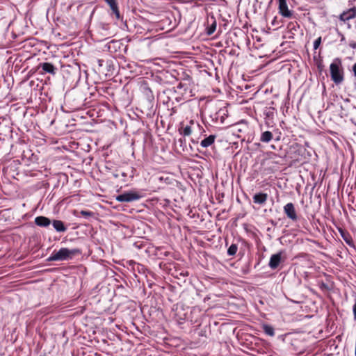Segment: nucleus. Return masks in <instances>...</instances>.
<instances>
[{"instance_id":"f257e3e1","label":"nucleus","mask_w":356,"mask_h":356,"mask_svg":"<svg viewBox=\"0 0 356 356\" xmlns=\"http://www.w3.org/2000/svg\"><path fill=\"white\" fill-rule=\"evenodd\" d=\"M81 253V250L77 248L70 250L66 248H62L58 251H54L47 260L48 261H67Z\"/></svg>"},{"instance_id":"f03ea898","label":"nucleus","mask_w":356,"mask_h":356,"mask_svg":"<svg viewBox=\"0 0 356 356\" xmlns=\"http://www.w3.org/2000/svg\"><path fill=\"white\" fill-rule=\"evenodd\" d=\"M204 131V128L197 122L193 120H191L186 122H181L179 127V134L184 136H188L193 133L202 134Z\"/></svg>"},{"instance_id":"7ed1b4c3","label":"nucleus","mask_w":356,"mask_h":356,"mask_svg":"<svg viewBox=\"0 0 356 356\" xmlns=\"http://www.w3.org/2000/svg\"><path fill=\"white\" fill-rule=\"evenodd\" d=\"M330 76L332 80L337 85L343 81V70L342 62L339 58H335L330 65Z\"/></svg>"},{"instance_id":"20e7f679","label":"nucleus","mask_w":356,"mask_h":356,"mask_svg":"<svg viewBox=\"0 0 356 356\" xmlns=\"http://www.w3.org/2000/svg\"><path fill=\"white\" fill-rule=\"evenodd\" d=\"M143 195L138 191L131 190L124 192L115 197V200L120 202H131L140 200Z\"/></svg>"},{"instance_id":"39448f33","label":"nucleus","mask_w":356,"mask_h":356,"mask_svg":"<svg viewBox=\"0 0 356 356\" xmlns=\"http://www.w3.org/2000/svg\"><path fill=\"white\" fill-rule=\"evenodd\" d=\"M279 3V13L285 18H294L296 19V16L294 15V13L289 10L288 6L286 4V0H278Z\"/></svg>"},{"instance_id":"423d86ee","label":"nucleus","mask_w":356,"mask_h":356,"mask_svg":"<svg viewBox=\"0 0 356 356\" xmlns=\"http://www.w3.org/2000/svg\"><path fill=\"white\" fill-rule=\"evenodd\" d=\"M284 212L286 215V216L291 220L296 221L298 220L296 211L293 203H287L284 207Z\"/></svg>"},{"instance_id":"0eeeda50","label":"nucleus","mask_w":356,"mask_h":356,"mask_svg":"<svg viewBox=\"0 0 356 356\" xmlns=\"http://www.w3.org/2000/svg\"><path fill=\"white\" fill-rule=\"evenodd\" d=\"M38 69H42V74L49 73L50 74L55 75L57 71V68L52 63L48 62L40 63Z\"/></svg>"},{"instance_id":"6e6552de","label":"nucleus","mask_w":356,"mask_h":356,"mask_svg":"<svg viewBox=\"0 0 356 356\" xmlns=\"http://www.w3.org/2000/svg\"><path fill=\"white\" fill-rule=\"evenodd\" d=\"M282 252H279L276 254L271 255L270 260H269V263H268V266L271 269L275 270V269L277 268V267L279 266V265L280 264V263L282 261Z\"/></svg>"},{"instance_id":"1a4fd4ad","label":"nucleus","mask_w":356,"mask_h":356,"mask_svg":"<svg viewBox=\"0 0 356 356\" xmlns=\"http://www.w3.org/2000/svg\"><path fill=\"white\" fill-rule=\"evenodd\" d=\"M356 17V7L351 8L346 11H343L339 16L340 20L346 22L350 19H354Z\"/></svg>"},{"instance_id":"9d476101","label":"nucleus","mask_w":356,"mask_h":356,"mask_svg":"<svg viewBox=\"0 0 356 356\" xmlns=\"http://www.w3.org/2000/svg\"><path fill=\"white\" fill-rule=\"evenodd\" d=\"M36 225L41 227H47L51 223V221L49 218L45 216H37L34 220Z\"/></svg>"},{"instance_id":"9b49d317","label":"nucleus","mask_w":356,"mask_h":356,"mask_svg":"<svg viewBox=\"0 0 356 356\" xmlns=\"http://www.w3.org/2000/svg\"><path fill=\"white\" fill-rule=\"evenodd\" d=\"M108 5L110 6L113 14L115 15V17L118 19H120V14L118 6V3L116 0H104Z\"/></svg>"},{"instance_id":"f8f14e48","label":"nucleus","mask_w":356,"mask_h":356,"mask_svg":"<svg viewBox=\"0 0 356 356\" xmlns=\"http://www.w3.org/2000/svg\"><path fill=\"white\" fill-rule=\"evenodd\" d=\"M253 202L258 204H264L268 199V195L264 193H259L254 195Z\"/></svg>"},{"instance_id":"ddd939ff","label":"nucleus","mask_w":356,"mask_h":356,"mask_svg":"<svg viewBox=\"0 0 356 356\" xmlns=\"http://www.w3.org/2000/svg\"><path fill=\"white\" fill-rule=\"evenodd\" d=\"M51 224L55 230L58 232H65L67 230V227L65 225L64 222L60 220H54Z\"/></svg>"},{"instance_id":"4468645a","label":"nucleus","mask_w":356,"mask_h":356,"mask_svg":"<svg viewBox=\"0 0 356 356\" xmlns=\"http://www.w3.org/2000/svg\"><path fill=\"white\" fill-rule=\"evenodd\" d=\"M215 139H216L215 135H210L201 141L200 145L202 147L207 148V147L211 146L214 143Z\"/></svg>"},{"instance_id":"2eb2a0df","label":"nucleus","mask_w":356,"mask_h":356,"mask_svg":"<svg viewBox=\"0 0 356 356\" xmlns=\"http://www.w3.org/2000/svg\"><path fill=\"white\" fill-rule=\"evenodd\" d=\"M261 327L266 334L270 337L275 336V330L273 326L268 324H263Z\"/></svg>"},{"instance_id":"dca6fc26","label":"nucleus","mask_w":356,"mask_h":356,"mask_svg":"<svg viewBox=\"0 0 356 356\" xmlns=\"http://www.w3.org/2000/svg\"><path fill=\"white\" fill-rule=\"evenodd\" d=\"M273 138V134L269 131L263 132L260 137V140L263 143H268Z\"/></svg>"},{"instance_id":"f3484780","label":"nucleus","mask_w":356,"mask_h":356,"mask_svg":"<svg viewBox=\"0 0 356 356\" xmlns=\"http://www.w3.org/2000/svg\"><path fill=\"white\" fill-rule=\"evenodd\" d=\"M341 236L345 242L350 246L353 245V242L351 236L348 233L344 232L343 230H340Z\"/></svg>"},{"instance_id":"a211bd4d","label":"nucleus","mask_w":356,"mask_h":356,"mask_svg":"<svg viewBox=\"0 0 356 356\" xmlns=\"http://www.w3.org/2000/svg\"><path fill=\"white\" fill-rule=\"evenodd\" d=\"M213 22L207 28V35H212L216 29V20L212 17Z\"/></svg>"},{"instance_id":"6ab92c4d","label":"nucleus","mask_w":356,"mask_h":356,"mask_svg":"<svg viewBox=\"0 0 356 356\" xmlns=\"http://www.w3.org/2000/svg\"><path fill=\"white\" fill-rule=\"evenodd\" d=\"M181 90L184 91V93H186V92L188 90V87L187 84L179 83L176 88L175 92H181Z\"/></svg>"},{"instance_id":"aec40b11","label":"nucleus","mask_w":356,"mask_h":356,"mask_svg":"<svg viewBox=\"0 0 356 356\" xmlns=\"http://www.w3.org/2000/svg\"><path fill=\"white\" fill-rule=\"evenodd\" d=\"M238 250V246L236 244H232L228 250H227V254L229 256H234L236 254Z\"/></svg>"},{"instance_id":"412c9836","label":"nucleus","mask_w":356,"mask_h":356,"mask_svg":"<svg viewBox=\"0 0 356 356\" xmlns=\"http://www.w3.org/2000/svg\"><path fill=\"white\" fill-rule=\"evenodd\" d=\"M321 37H318L314 42V49L316 50L321 44Z\"/></svg>"},{"instance_id":"4be33fe9","label":"nucleus","mask_w":356,"mask_h":356,"mask_svg":"<svg viewBox=\"0 0 356 356\" xmlns=\"http://www.w3.org/2000/svg\"><path fill=\"white\" fill-rule=\"evenodd\" d=\"M288 28L291 31H296L297 28H299V25L296 22H290L288 24Z\"/></svg>"},{"instance_id":"5701e85b","label":"nucleus","mask_w":356,"mask_h":356,"mask_svg":"<svg viewBox=\"0 0 356 356\" xmlns=\"http://www.w3.org/2000/svg\"><path fill=\"white\" fill-rule=\"evenodd\" d=\"M80 214H81V216H83V217H85V218H88V217H90V216H92L93 213H92V212H91V211H83H83H81L80 212Z\"/></svg>"},{"instance_id":"b1692460","label":"nucleus","mask_w":356,"mask_h":356,"mask_svg":"<svg viewBox=\"0 0 356 356\" xmlns=\"http://www.w3.org/2000/svg\"><path fill=\"white\" fill-rule=\"evenodd\" d=\"M353 314H354V318L356 321V299H355V302L353 307Z\"/></svg>"},{"instance_id":"393cba45","label":"nucleus","mask_w":356,"mask_h":356,"mask_svg":"<svg viewBox=\"0 0 356 356\" xmlns=\"http://www.w3.org/2000/svg\"><path fill=\"white\" fill-rule=\"evenodd\" d=\"M353 72L354 76L356 77V63L353 66Z\"/></svg>"},{"instance_id":"a878e982","label":"nucleus","mask_w":356,"mask_h":356,"mask_svg":"<svg viewBox=\"0 0 356 356\" xmlns=\"http://www.w3.org/2000/svg\"><path fill=\"white\" fill-rule=\"evenodd\" d=\"M275 158H277V155L274 153H270V154L269 156V159H275Z\"/></svg>"},{"instance_id":"bb28decb","label":"nucleus","mask_w":356,"mask_h":356,"mask_svg":"<svg viewBox=\"0 0 356 356\" xmlns=\"http://www.w3.org/2000/svg\"><path fill=\"white\" fill-rule=\"evenodd\" d=\"M349 46L353 49L356 48V43L355 42H350Z\"/></svg>"},{"instance_id":"cd10ccee","label":"nucleus","mask_w":356,"mask_h":356,"mask_svg":"<svg viewBox=\"0 0 356 356\" xmlns=\"http://www.w3.org/2000/svg\"><path fill=\"white\" fill-rule=\"evenodd\" d=\"M97 62L99 66H102L104 62L102 60H98Z\"/></svg>"},{"instance_id":"c85d7f7f","label":"nucleus","mask_w":356,"mask_h":356,"mask_svg":"<svg viewBox=\"0 0 356 356\" xmlns=\"http://www.w3.org/2000/svg\"><path fill=\"white\" fill-rule=\"evenodd\" d=\"M209 299V297H206V298H204V301L205 302L206 300H208Z\"/></svg>"},{"instance_id":"c756f323","label":"nucleus","mask_w":356,"mask_h":356,"mask_svg":"<svg viewBox=\"0 0 356 356\" xmlns=\"http://www.w3.org/2000/svg\"><path fill=\"white\" fill-rule=\"evenodd\" d=\"M129 263H130V264H135V262H134V261H129Z\"/></svg>"},{"instance_id":"7c9ffc66","label":"nucleus","mask_w":356,"mask_h":356,"mask_svg":"<svg viewBox=\"0 0 356 356\" xmlns=\"http://www.w3.org/2000/svg\"><path fill=\"white\" fill-rule=\"evenodd\" d=\"M191 141H192L193 143H197V141L194 140L193 139H192V140H191Z\"/></svg>"},{"instance_id":"2f4dec72","label":"nucleus","mask_w":356,"mask_h":356,"mask_svg":"<svg viewBox=\"0 0 356 356\" xmlns=\"http://www.w3.org/2000/svg\"><path fill=\"white\" fill-rule=\"evenodd\" d=\"M343 40H344V37H343V35H342L341 41H343Z\"/></svg>"},{"instance_id":"473e14b6","label":"nucleus","mask_w":356,"mask_h":356,"mask_svg":"<svg viewBox=\"0 0 356 356\" xmlns=\"http://www.w3.org/2000/svg\"><path fill=\"white\" fill-rule=\"evenodd\" d=\"M184 275H188V273L186 272V273H182Z\"/></svg>"},{"instance_id":"72a5a7b5","label":"nucleus","mask_w":356,"mask_h":356,"mask_svg":"<svg viewBox=\"0 0 356 356\" xmlns=\"http://www.w3.org/2000/svg\"><path fill=\"white\" fill-rule=\"evenodd\" d=\"M276 163H280V161H275Z\"/></svg>"}]
</instances>
